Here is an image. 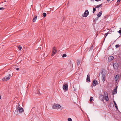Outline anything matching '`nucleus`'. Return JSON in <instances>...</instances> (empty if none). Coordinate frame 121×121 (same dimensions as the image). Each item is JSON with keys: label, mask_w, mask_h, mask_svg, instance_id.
I'll return each instance as SVG.
<instances>
[{"label": "nucleus", "mask_w": 121, "mask_h": 121, "mask_svg": "<svg viewBox=\"0 0 121 121\" xmlns=\"http://www.w3.org/2000/svg\"><path fill=\"white\" fill-rule=\"evenodd\" d=\"M63 88L64 90H65L66 91H67L68 89V85L66 84L63 85Z\"/></svg>", "instance_id": "nucleus-7"}, {"label": "nucleus", "mask_w": 121, "mask_h": 121, "mask_svg": "<svg viewBox=\"0 0 121 121\" xmlns=\"http://www.w3.org/2000/svg\"><path fill=\"white\" fill-rule=\"evenodd\" d=\"M86 81L87 82H90V75L89 73L87 75L86 78Z\"/></svg>", "instance_id": "nucleus-10"}, {"label": "nucleus", "mask_w": 121, "mask_h": 121, "mask_svg": "<svg viewBox=\"0 0 121 121\" xmlns=\"http://www.w3.org/2000/svg\"><path fill=\"white\" fill-rule=\"evenodd\" d=\"M95 1H98V0H95Z\"/></svg>", "instance_id": "nucleus-42"}, {"label": "nucleus", "mask_w": 121, "mask_h": 121, "mask_svg": "<svg viewBox=\"0 0 121 121\" xmlns=\"http://www.w3.org/2000/svg\"><path fill=\"white\" fill-rule=\"evenodd\" d=\"M66 56H67L66 54H64L62 56V57L63 58L65 57Z\"/></svg>", "instance_id": "nucleus-27"}, {"label": "nucleus", "mask_w": 121, "mask_h": 121, "mask_svg": "<svg viewBox=\"0 0 121 121\" xmlns=\"http://www.w3.org/2000/svg\"><path fill=\"white\" fill-rule=\"evenodd\" d=\"M108 33H105V35H106L105 36V37H106V36L108 35Z\"/></svg>", "instance_id": "nucleus-34"}, {"label": "nucleus", "mask_w": 121, "mask_h": 121, "mask_svg": "<svg viewBox=\"0 0 121 121\" xmlns=\"http://www.w3.org/2000/svg\"><path fill=\"white\" fill-rule=\"evenodd\" d=\"M115 47L116 48H117L119 47V46L117 44L116 45Z\"/></svg>", "instance_id": "nucleus-33"}, {"label": "nucleus", "mask_w": 121, "mask_h": 121, "mask_svg": "<svg viewBox=\"0 0 121 121\" xmlns=\"http://www.w3.org/2000/svg\"><path fill=\"white\" fill-rule=\"evenodd\" d=\"M9 77H4L2 79V81H5L9 80L10 79L9 77H10V74H9Z\"/></svg>", "instance_id": "nucleus-3"}, {"label": "nucleus", "mask_w": 121, "mask_h": 121, "mask_svg": "<svg viewBox=\"0 0 121 121\" xmlns=\"http://www.w3.org/2000/svg\"><path fill=\"white\" fill-rule=\"evenodd\" d=\"M117 86H116V87L115 88V89L117 90Z\"/></svg>", "instance_id": "nucleus-37"}, {"label": "nucleus", "mask_w": 121, "mask_h": 121, "mask_svg": "<svg viewBox=\"0 0 121 121\" xmlns=\"http://www.w3.org/2000/svg\"><path fill=\"white\" fill-rule=\"evenodd\" d=\"M121 0H118L117 1V2H120Z\"/></svg>", "instance_id": "nucleus-36"}, {"label": "nucleus", "mask_w": 121, "mask_h": 121, "mask_svg": "<svg viewBox=\"0 0 121 121\" xmlns=\"http://www.w3.org/2000/svg\"><path fill=\"white\" fill-rule=\"evenodd\" d=\"M113 66L114 69H117L118 68L119 65L117 63H115L113 64Z\"/></svg>", "instance_id": "nucleus-4"}, {"label": "nucleus", "mask_w": 121, "mask_h": 121, "mask_svg": "<svg viewBox=\"0 0 121 121\" xmlns=\"http://www.w3.org/2000/svg\"><path fill=\"white\" fill-rule=\"evenodd\" d=\"M19 68H17L16 69L17 70H19Z\"/></svg>", "instance_id": "nucleus-38"}, {"label": "nucleus", "mask_w": 121, "mask_h": 121, "mask_svg": "<svg viewBox=\"0 0 121 121\" xmlns=\"http://www.w3.org/2000/svg\"><path fill=\"white\" fill-rule=\"evenodd\" d=\"M113 102L114 103V104L115 105V107L116 108H117V104H116V103L115 101H114Z\"/></svg>", "instance_id": "nucleus-22"}, {"label": "nucleus", "mask_w": 121, "mask_h": 121, "mask_svg": "<svg viewBox=\"0 0 121 121\" xmlns=\"http://www.w3.org/2000/svg\"><path fill=\"white\" fill-rule=\"evenodd\" d=\"M18 109H16L15 110V113H16V114L17 115H18L19 114V113Z\"/></svg>", "instance_id": "nucleus-14"}, {"label": "nucleus", "mask_w": 121, "mask_h": 121, "mask_svg": "<svg viewBox=\"0 0 121 121\" xmlns=\"http://www.w3.org/2000/svg\"><path fill=\"white\" fill-rule=\"evenodd\" d=\"M18 110L19 112L20 113H21L24 111V110L23 108L21 107H20V108H19Z\"/></svg>", "instance_id": "nucleus-9"}, {"label": "nucleus", "mask_w": 121, "mask_h": 121, "mask_svg": "<svg viewBox=\"0 0 121 121\" xmlns=\"http://www.w3.org/2000/svg\"><path fill=\"white\" fill-rule=\"evenodd\" d=\"M118 32L119 33L121 34V30H120L118 31Z\"/></svg>", "instance_id": "nucleus-32"}, {"label": "nucleus", "mask_w": 121, "mask_h": 121, "mask_svg": "<svg viewBox=\"0 0 121 121\" xmlns=\"http://www.w3.org/2000/svg\"><path fill=\"white\" fill-rule=\"evenodd\" d=\"M18 48L19 50H21L22 47L20 45L18 47Z\"/></svg>", "instance_id": "nucleus-23"}, {"label": "nucleus", "mask_w": 121, "mask_h": 121, "mask_svg": "<svg viewBox=\"0 0 121 121\" xmlns=\"http://www.w3.org/2000/svg\"><path fill=\"white\" fill-rule=\"evenodd\" d=\"M89 13V12L87 10H86L82 16L84 17H86L88 15Z\"/></svg>", "instance_id": "nucleus-6"}, {"label": "nucleus", "mask_w": 121, "mask_h": 121, "mask_svg": "<svg viewBox=\"0 0 121 121\" xmlns=\"http://www.w3.org/2000/svg\"><path fill=\"white\" fill-rule=\"evenodd\" d=\"M96 9L95 8H93V13H94L96 11Z\"/></svg>", "instance_id": "nucleus-24"}, {"label": "nucleus", "mask_w": 121, "mask_h": 121, "mask_svg": "<svg viewBox=\"0 0 121 121\" xmlns=\"http://www.w3.org/2000/svg\"><path fill=\"white\" fill-rule=\"evenodd\" d=\"M119 77V76L118 75H116L115 78V81H117V78Z\"/></svg>", "instance_id": "nucleus-20"}, {"label": "nucleus", "mask_w": 121, "mask_h": 121, "mask_svg": "<svg viewBox=\"0 0 121 121\" xmlns=\"http://www.w3.org/2000/svg\"><path fill=\"white\" fill-rule=\"evenodd\" d=\"M102 13V12H99L97 15L99 17H100L101 16Z\"/></svg>", "instance_id": "nucleus-16"}, {"label": "nucleus", "mask_w": 121, "mask_h": 121, "mask_svg": "<svg viewBox=\"0 0 121 121\" xmlns=\"http://www.w3.org/2000/svg\"><path fill=\"white\" fill-rule=\"evenodd\" d=\"M117 90L114 89V91H113L112 92V94L113 95L117 93Z\"/></svg>", "instance_id": "nucleus-15"}, {"label": "nucleus", "mask_w": 121, "mask_h": 121, "mask_svg": "<svg viewBox=\"0 0 121 121\" xmlns=\"http://www.w3.org/2000/svg\"><path fill=\"white\" fill-rule=\"evenodd\" d=\"M104 96L103 95H100V98H101V99L103 100L104 99Z\"/></svg>", "instance_id": "nucleus-21"}, {"label": "nucleus", "mask_w": 121, "mask_h": 121, "mask_svg": "<svg viewBox=\"0 0 121 121\" xmlns=\"http://www.w3.org/2000/svg\"><path fill=\"white\" fill-rule=\"evenodd\" d=\"M110 0H107V1H108V2H109V1H110Z\"/></svg>", "instance_id": "nucleus-39"}, {"label": "nucleus", "mask_w": 121, "mask_h": 121, "mask_svg": "<svg viewBox=\"0 0 121 121\" xmlns=\"http://www.w3.org/2000/svg\"><path fill=\"white\" fill-rule=\"evenodd\" d=\"M98 0V1H100L101 0Z\"/></svg>", "instance_id": "nucleus-41"}, {"label": "nucleus", "mask_w": 121, "mask_h": 121, "mask_svg": "<svg viewBox=\"0 0 121 121\" xmlns=\"http://www.w3.org/2000/svg\"><path fill=\"white\" fill-rule=\"evenodd\" d=\"M98 83V82L97 81H96L95 80H94L93 83V86H95L96 85H97Z\"/></svg>", "instance_id": "nucleus-8"}, {"label": "nucleus", "mask_w": 121, "mask_h": 121, "mask_svg": "<svg viewBox=\"0 0 121 121\" xmlns=\"http://www.w3.org/2000/svg\"><path fill=\"white\" fill-rule=\"evenodd\" d=\"M5 9V8L3 7L0 8V10H4Z\"/></svg>", "instance_id": "nucleus-31"}, {"label": "nucleus", "mask_w": 121, "mask_h": 121, "mask_svg": "<svg viewBox=\"0 0 121 121\" xmlns=\"http://www.w3.org/2000/svg\"><path fill=\"white\" fill-rule=\"evenodd\" d=\"M57 50L55 49V47H54L53 48V49L52 51V56H53L56 53V52Z\"/></svg>", "instance_id": "nucleus-5"}, {"label": "nucleus", "mask_w": 121, "mask_h": 121, "mask_svg": "<svg viewBox=\"0 0 121 121\" xmlns=\"http://www.w3.org/2000/svg\"><path fill=\"white\" fill-rule=\"evenodd\" d=\"M93 48V46H92L90 48V49H92Z\"/></svg>", "instance_id": "nucleus-35"}, {"label": "nucleus", "mask_w": 121, "mask_h": 121, "mask_svg": "<svg viewBox=\"0 0 121 121\" xmlns=\"http://www.w3.org/2000/svg\"><path fill=\"white\" fill-rule=\"evenodd\" d=\"M106 72V70L104 69H102L100 73L102 75V77H105Z\"/></svg>", "instance_id": "nucleus-2"}, {"label": "nucleus", "mask_w": 121, "mask_h": 121, "mask_svg": "<svg viewBox=\"0 0 121 121\" xmlns=\"http://www.w3.org/2000/svg\"><path fill=\"white\" fill-rule=\"evenodd\" d=\"M105 78V77H102V80L103 82H104L105 81V79L104 78Z\"/></svg>", "instance_id": "nucleus-28"}, {"label": "nucleus", "mask_w": 121, "mask_h": 121, "mask_svg": "<svg viewBox=\"0 0 121 121\" xmlns=\"http://www.w3.org/2000/svg\"><path fill=\"white\" fill-rule=\"evenodd\" d=\"M105 96V100L106 101H108V100H109V98L108 97V95Z\"/></svg>", "instance_id": "nucleus-19"}, {"label": "nucleus", "mask_w": 121, "mask_h": 121, "mask_svg": "<svg viewBox=\"0 0 121 121\" xmlns=\"http://www.w3.org/2000/svg\"><path fill=\"white\" fill-rule=\"evenodd\" d=\"M52 107L54 109H58L60 108L61 107L60 105L55 104L53 105Z\"/></svg>", "instance_id": "nucleus-1"}, {"label": "nucleus", "mask_w": 121, "mask_h": 121, "mask_svg": "<svg viewBox=\"0 0 121 121\" xmlns=\"http://www.w3.org/2000/svg\"><path fill=\"white\" fill-rule=\"evenodd\" d=\"M77 65H79L80 63V61L78 60H77Z\"/></svg>", "instance_id": "nucleus-17"}, {"label": "nucleus", "mask_w": 121, "mask_h": 121, "mask_svg": "<svg viewBox=\"0 0 121 121\" xmlns=\"http://www.w3.org/2000/svg\"><path fill=\"white\" fill-rule=\"evenodd\" d=\"M114 58V57L112 56H110L108 58V61H111Z\"/></svg>", "instance_id": "nucleus-11"}, {"label": "nucleus", "mask_w": 121, "mask_h": 121, "mask_svg": "<svg viewBox=\"0 0 121 121\" xmlns=\"http://www.w3.org/2000/svg\"><path fill=\"white\" fill-rule=\"evenodd\" d=\"M92 100H93V98L92 97H91L90 99V101L91 102Z\"/></svg>", "instance_id": "nucleus-30"}, {"label": "nucleus", "mask_w": 121, "mask_h": 121, "mask_svg": "<svg viewBox=\"0 0 121 121\" xmlns=\"http://www.w3.org/2000/svg\"><path fill=\"white\" fill-rule=\"evenodd\" d=\"M21 107L20 105L19 104H18L16 106V109H19V108H20Z\"/></svg>", "instance_id": "nucleus-13"}, {"label": "nucleus", "mask_w": 121, "mask_h": 121, "mask_svg": "<svg viewBox=\"0 0 121 121\" xmlns=\"http://www.w3.org/2000/svg\"><path fill=\"white\" fill-rule=\"evenodd\" d=\"M43 16L44 17H46V13H43Z\"/></svg>", "instance_id": "nucleus-25"}, {"label": "nucleus", "mask_w": 121, "mask_h": 121, "mask_svg": "<svg viewBox=\"0 0 121 121\" xmlns=\"http://www.w3.org/2000/svg\"><path fill=\"white\" fill-rule=\"evenodd\" d=\"M1 96L0 95V99H1Z\"/></svg>", "instance_id": "nucleus-40"}, {"label": "nucleus", "mask_w": 121, "mask_h": 121, "mask_svg": "<svg viewBox=\"0 0 121 121\" xmlns=\"http://www.w3.org/2000/svg\"><path fill=\"white\" fill-rule=\"evenodd\" d=\"M112 0V1H113V0Z\"/></svg>", "instance_id": "nucleus-43"}, {"label": "nucleus", "mask_w": 121, "mask_h": 121, "mask_svg": "<svg viewBox=\"0 0 121 121\" xmlns=\"http://www.w3.org/2000/svg\"><path fill=\"white\" fill-rule=\"evenodd\" d=\"M68 121H72V119L70 118H69L68 119Z\"/></svg>", "instance_id": "nucleus-29"}, {"label": "nucleus", "mask_w": 121, "mask_h": 121, "mask_svg": "<svg viewBox=\"0 0 121 121\" xmlns=\"http://www.w3.org/2000/svg\"><path fill=\"white\" fill-rule=\"evenodd\" d=\"M37 18V16L36 15H35L34 16V17L33 18V21L34 22H35Z\"/></svg>", "instance_id": "nucleus-12"}, {"label": "nucleus", "mask_w": 121, "mask_h": 121, "mask_svg": "<svg viewBox=\"0 0 121 121\" xmlns=\"http://www.w3.org/2000/svg\"><path fill=\"white\" fill-rule=\"evenodd\" d=\"M104 94L105 96L108 95V93L107 92H104Z\"/></svg>", "instance_id": "nucleus-26"}, {"label": "nucleus", "mask_w": 121, "mask_h": 121, "mask_svg": "<svg viewBox=\"0 0 121 121\" xmlns=\"http://www.w3.org/2000/svg\"><path fill=\"white\" fill-rule=\"evenodd\" d=\"M102 4H99V5H97L95 7V8H98L100 6H101V7H102Z\"/></svg>", "instance_id": "nucleus-18"}]
</instances>
